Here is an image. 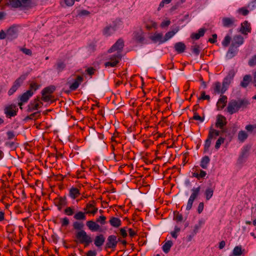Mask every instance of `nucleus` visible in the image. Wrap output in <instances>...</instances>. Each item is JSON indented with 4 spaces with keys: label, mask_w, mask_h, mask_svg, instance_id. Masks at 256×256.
<instances>
[{
    "label": "nucleus",
    "mask_w": 256,
    "mask_h": 256,
    "mask_svg": "<svg viewBox=\"0 0 256 256\" xmlns=\"http://www.w3.org/2000/svg\"><path fill=\"white\" fill-rule=\"evenodd\" d=\"M73 228L76 230L75 233L76 240L77 243L84 244V248L88 247L93 241L90 235L88 234L83 230L84 224L82 222L76 221L73 223Z\"/></svg>",
    "instance_id": "f257e3e1"
},
{
    "label": "nucleus",
    "mask_w": 256,
    "mask_h": 256,
    "mask_svg": "<svg viewBox=\"0 0 256 256\" xmlns=\"http://www.w3.org/2000/svg\"><path fill=\"white\" fill-rule=\"evenodd\" d=\"M248 104V102L244 100H232L228 104L226 111L230 114H232L237 112L240 108L246 107Z\"/></svg>",
    "instance_id": "f03ea898"
},
{
    "label": "nucleus",
    "mask_w": 256,
    "mask_h": 256,
    "mask_svg": "<svg viewBox=\"0 0 256 256\" xmlns=\"http://www.w3.org/2000/svg\"><path fill=\"white\" fill-rule=\"evenodd\" d=\"M13 8H22L28 9L32 8V0H9L6 4Z\"/></svg>",
    "instance_id": "7ed1b4c3"
},
{
    "label": "nucleus",
    "mask_w": 256,
    "mask_h": 256,
    "mask_svg": "<svg viewBox=\"0 0 256 256\" xmlns=\"http://www.w3.org/2000/svg\"><path fill=\"white\" fill-rule=\"evenodd\" d=\"M28 74L21 75L13 83L11 88L8 91V95L10 96L13 94L16 90L22 85L24 81L26 79Z\"/></svg>",
    "instance_id": "20e7f679"
},
{
    "label": "nucleus",
    "mask_w": 256,
    "mask_h": 256,
    "mask_svg": "<svg viewBox=\"0 0 256 256\" xmlns=\"http://www.w3.org/2000/svg\"><path fill=\"white\" fill-rule=\"evenodd\" d=\"M18 110V108L15 104L7 105L4 109V113L8 118H11L12 117L16 116Z\"/></svg>",
    "instance_id": "39448f33"
},
{
    "label": "nucleus",
    "mask_w": 256,
    "mask_h": 256,
    "mask_svg": "<svg viewBox=\"0 0 256 256\" xmlns=\"http://www.w3.org/2000/svg\"><path fill=\"white\" fill-rule=\"evenodd\" d=\"M200 186L196 188H194L192 190V193L188 200L186 207L187 210H190L192 208L194 200L198 198L200 194Z\"/></svg>",
    "instance_id": "423d86ee"
},
{
    "label": "nucleus",
    "mask_w": 256,
    "mask_h": 256,
    "mask_svg": "<svg viewBox=\"0 0 256 256\" xmlns=\"http://www.w3.org/2000/svg\"><path fill=\"white\" fill-rule=\"evenodd\" d=\"M117 246L116 236L110 235L107 238L106 242L104 246V250L107 251L108 249L111 248L112 251H114Z\"/></svg>",
    "instance_id": "0eeeda50"
},
{
    "label": "nucleus",
    "mask_w": 256,
    "mask_h": 256,
    "mask_svg": "<svg viewBox=\"0 0 256 256\" xmlns=\"http://www.w3.org/2000/svg\"><path fill=\"white\" fill-rule=\"evenodd\" d=\"M19 26L13 24L7 30L8 40H13L18 36Z\"/></svg>",
    "instance_id": "6e6552de"
},
{
    "label": "nucleus",
    "mask_w": 256,
    "mask_h": 256,
    "mask_svg": "<svg viewBox=\"0 0 256 256\" xmlns=\"http://www.w3.org/2000/svg\"><path fill=\"white\" fill-rule=\"evenodd\" d=\"M42 105L43 103L40 102L39 98L38 97L33 101L30 102L28 104L26 111L28 112H30L35 110H38L39 108H41Z\"/></svg>",
    "instance_id": "1a4fd4ad"
},
{
    "label": "nucleus",
    "mask_w": 256,
    "mask_h": 256,
    "mask_svg": "<svg viewBox=\"0 0 256 256\" xmlns=\"http://www.w3.org/2000/svg\"><path fill=\"white\" fill-rule=\"evenodd\" d=\"M83 81L84 77L82 76H76L74 82L71 84L69 86L70 90H66L65 92L66 94H69L70 91L76 90Z\"/></svg>",
    "instance_id": "9d476101"
},
{
    "label": "nucleus",
    "mask_w": 256,
    "mask_h": 256,
    "mask_svg": "<svg viewBox=\"0 0 256 256\" xmlns=\"http://www.w3.org/2000/svg\"><path fill=\"white\" fill-rule=\"evenodd\" d=\"M54 202L60 211L62 210V207L65 206L68 204L66 196H59L55 198L54 200Z\"/></svg>",
    "instance_id": "9b49d317"
},
{
    "label": "nucleus",
    "mask_w": 256,
    "mask_h": 256,
    "mask_svg": "<svg viewBox=\"0 0 256 256\" xmlns=\"http://www.w3.org/2000/svg\"><path fill=\"white\" fill-rule=\"evenodd\" d=\"M227 121L226 118L221 114H218L216 116L215 126L220 129L224 130V127L226 126Z\"/></svg>",
    "instance_id": "f8f14e48"
},
{
    "label": "nucleus",
    "mask_w": 256,
    "mask_h": 256,
    "mask_svg": "<svg viewBox=\"0 0 256 256\" xmlns=\"http://www.w3.org/2000/svg\"><path fill=\"white\" fill-rule=\"evenodd\" d=\"M117 29V24L114 22L105 27L103 30V34L106 36H108L114 34Z\"/></svg>",
    "instance_id": "ddd939ff"
},
{
    "label": "nucleus",
    "mask_w": 256,
    "mask_h": 256,
    "mask_svg": "<svg viewBox=\"0 0 256 256\" xmlns=\"http://www.w3.org/2000/svg\"><path fill=\"white\" fill-rule=\"evenodd\" d=\"M124 46V42L122 39L119 38L116 42L110 48L108 52L111 53L116 50H121Z\"/></svg>",
    "instance_id": "4468645a"
},
{
    "label": "nucleus",
    "mask_w": 256,
    "mask_h": 256,
    "mask_svg": "<svg viewBox=\"0 0 256 256\" xmlns=\"http://www.w3.org/2000/svg\"><path fill=\"white\" fill-rule=\"evenodd\" d=\"M105 237L102 234L96 235L94 240V244L98 248H101L105 242Z\"/></svg>",
    "instance_id": "2eb2a0df"
},
{
    "label": "nucleus",
    "mask_w": 256,
    "mask_h": 256,
    "mask_svg": "<svg viewBox=\"0 0 256 256\" xmlns=\"http://www.w3.org/2000/svg\"><path fill=\"white\" fill-rule=\"evenodd\" d=\"M240 32L243 34H247L248 32H251V27L250 24L246 20L241 24Z\"/></svg>",
    "instance_id": "dca6fc26"
},
{
    "label": "nucleus",
    "mask_w": 256,
    "mask_h": 256,
    "mask_svg": "<svg viewBox=\"0 0 256 256\" xmlns=\"http://www.w3.org/2000/svg\"><path fill=\"white\" fill-rule=\"evenodd\" d=\"M86 225L92 232L100 231V225L93 220L87 221Z\"/></svg>",
    "instance_id": "f3484780"
},
{
    "label": "nucleus",
    "mask_w": 256,
    "mask_h": 256,
    "mask_svg": "<svg viewBox=\"0 0 256 256\" xmlns=\"http://www.w3.org/2000/svg\"><path fill=\"white\" fill-rule=\"evenodd\" d=\"M150 39L154 42H159L160 44H162L166 42L164 41V38H163L162 33L155 32L153 36L150 37Z\"/></svg>",
    "instance_id": "a211bd4d"
},
{
    "label": "nucleus",
    "mask_w": 256,
    "mask_h": 256,
    "mask_svg": "<svg viewBox=\"0 0 256 256\" xmlns=\"http://www.w3.org/2000/svg\"><path fill=\"white\" fill-rule=\"evenodd\" d=\"M236 22L234 18L224 17L222 18V26L224 27L230 28L234 25Z\"/></svg>",
    "instance_id": "6ab92c4d"
},
{
    "label": "nucleus",
    "mask_w": 256,
    "mask_h": 256,
    "mask_svg": "<svg viewBox=\"0 0 256 256\" xmlns=\"http://www.w3.org/2000/svg\"><path fill=\"white\" fill-rule=\"evenodd\" d=\"M34 94V92L31 90H28L26 92L20 95L18 98L20 101L26 102Z\"/></svg>",
    "instance_id": "aec40b11"
},
{
    "label": "nucleus",
    "mask_w": 256,
    "mask_h": 256,
    "mask_svg": "<svg viewBox=\"0 0 256 256\" xmlns=\"http://www.w3.org/2000/svg\"><path fill=\"white\" fill-rule=\"evenodd\" d=\"M244 42V38L240 35L236 36L234 38L231 45L238 48Z\"/></svg>",
    "instance_id": "412c9836"
},
{
    "label": "nucleus",
    "mask_w": 256,
    "mask_h": 256,
    "mask_svg": "<svg viewBox=\"0 0 256 256\" xmlns=\"http://www.w3.org/2000/svg\"><path fill=\"white\" fill-rule=\"evenodd\" d=\"M16 141V140L12 141L10 140H7L4 144L5 146L10 148L12 150H16L19 146L18 143Z\"/></svg>",
    "instance_id": "4be33fe9"
},
{
    "label": "nucleus",
    "mask_w": 256,
    "mask_h": 256,
    "mask_svg": "<svg viewBox=\"0 0 256 256\" xmlns=\"http://www.w3.org/2000/svg\"><path fill=\"white\" fill-rule=\"evenodd\" d=\"M238 48L236 46L231 45L227 52L226 57L228 58H232L238 52Z\"/></svg>",
    "instance_id": "5701e85b"
},
{
    "label": "nucleus",
    "mask_w": 256,
    "mask_h": 256,
    "mask_svg": "<svg viewBox=\"0 0 256 256\" xmlns=\"http://www.w3.org/2000/svg\"><path fill=\"white\" fill-rule=\"evenodd\" d=\"M175 50L178 54H181L184 52L186 46L185 44L182 42H178L174 44V46Z\"/></svg>",
    "instance_id": "b1692460"
},
{
    "label": "nucleus",
    "mask_w": 256,
    "mask_h": 256,
    "mask_svg": "<svg viewBox=\"0 0 256 256\" xmlns=\"http://www.w3.org/2000/svg\"><path fill=\"white\" fill-rule=\"evenodd\" d=\"M205 28H201L198 30V32L196 33H192L190 38L194 40H198L200 37L203 36L206 32Z\"/></svg>",
    "instance_id": "393cba45"
},
{
    "label": "nucleus",
    "mask_w": 256,
    "mask_h": 256,
    "mask_svg": "<svg viewBox=\"0 0 256 256\" xmlns=\"http://www.w3.org/2000/svg\"><path fill=\"white\" fill-rule=\"evenodd\" d=\"M80 195L79 189L72 187L69 191V196L72 199H75Z\"/></svg>",
    "instance_id": "a878e982"
},
{
    "label": "nucleus",
    "mask_w": 256,
    "mask_h": 256,
    "mask_svg": "<svg viewBox=\"0 0 256 256\" xmlns=\"http://www.w3.org/2000/svg\"><path fill=\"white\" fill-rule=\"evenodd\" d=\"M109 222L110 225L114 228H118L122 224V222L118 218L112 217L110 218Z\"/></svg>",
    "instance_id": "bb28decb"
},
{
    "label": "nucleus",
    "mask_w": 256,
    "mask_h": 256,
    "mask_svg": "<svg viewBox=\"0 0 256 256\" xmlns=\"http://www.w3.org/2000/svg\"><path fill=\"white\" fill-rule=\"evenodd\" d=\"M227 97L226 96H222L217 102V106L221 110L223 109L226 106Z\"/></svg>",
    "instance_id": "cd10ccee"
},
{
    "label": "nucleus",
    "mask_w": 256,
    "mask_h": 256,
    "mask_svg": "<svg viewBox=\"0 0 256 256\" xmlns=\"http://www.w3.org/2000/svg\"><path fill=\"white\" fill-rule=\"evenodd\" d=\"M56 87L54 86H50L44 88L42 91V95L52 94L55 91Z\"/></svg>",
    "instance_id": "c85d7f7f"
},
{
    "label": "nucleus",
    "mask_w": 256,
    "mask_h": 256,
    "mask_svg": "<svg viewBox=\"0 0 256 256\" xmlns=\"http://www.w3.org/2000/svg\"><path fill=\"white\" fill-rule=\"evenodd\" d=\"M210 162V158L208 156H205L202 157L200 163V166L204 169H206L208 166V164Z\"/></svg>",
    "instance_id": "c756f323"
},
{
    "label": "nucleus",
    "mask_w": 256,
    "mask_h": 256,
    "mask_svg": "<svg viewBox=\"0 0 256 256\" xmlns=\"http://www.w3.org/2000/svg\"><path fill=\"white\" fill-rule=\"evenodd\" d=\"M251 80L252 77L250 74L245 75L243 78L242 80L240 82V86L244 88H246Z\"/></svg>",
    "instance_id": "7c9ffc66"
},
{
    "label": "nucleus",
    "mask_w": 256,
    "mask_h": 256,
    "mask_svg": "<svg viewBox=\"0 0 256 256\" xmlns=\"http://www.w3.org/2000/svg\"><path fill=\"white\" fill-rule=\"evenodd\" d=\"M86 212H82L79 211L76 213L74 216V218L76 220H86Z\"/></svg>",
    "instance_id": "2f4dec72"
},
{
    "label": "nucleus",
    "mask_w": 256,
    "mask_h": 256,
    "mask_svg": "<svg viewBox=\"0 0 256 256\" xmlns=\"http://www.w3.org/2000/svg\"><path fill=\"white\" fill-rule=\"evenodd\" d=\"M134 38L138 43H142L144 41V36L142 32H134Z\"/></svg>",
    "instance_id": "473e14b6"
},
{
    "label": "nucleus",
    "mask_w": 256,
    "mask_h": 256,
    "mask_svg": "<svg viewBox=\"0 0 256 256\" xmlns=\"http://www.w3.org/2000/svg\"><path fill=\"white\" fill-rule=\"evenodd\" d=\"M54 66L58 72H62L66 66V64L61 60H58Z\"/></svg>",
    "instance_id": "72a5a7b5"
},
{
    "label": "nucleus",
    "mask_w": 256,
    "mask_h": 256,
    "mask_svg": "<svg viewBox=\"0 0 256 256\" xmlns=\"http://www.w3.org/2000/svg\"><path fill=\"white\" fill-rule=\"evenodd\" d=\"M179 30L178 27H176V28L173 30L172 31H170L167 32L164 36V41L166 42L170 38H172L178 31Z\"/></svg>",
    "instance_id": "f704fd0d"
},
{
    "label": "nucleus",
    "mask_w": 256,
    "mask_h": 256,
    "mask_svg": "<svg viewBox=\"0 0 256 256\" xmlns=\"http://www.w3.org/2000/svg\"><path fill=\"white\" fill-rule=\"evenodd\" d=\"M242 254V250L241 246H238L234 247L232 253L229 256H240Z\"/></svg>",
    "instance_id": "c9c22d12"
},
{
    "label": "nucleus",
    "mask_w": 256,
    "mask_h": 256,
    "mask_svg": "<svg viewBox=\"0 0 256 256\" xmlns=\"http://www.w3.org/2000/svg\"><path fill=\"white\" fill-rule=\"evenodd\" d=\"M232 80L228 78L227 77H225L222 82V92H224L228 89V86L231 83Z\"/></svg>",
    "instance_id": "e433bc0d"
},
{
    "label": "nucleus",
    "mask_w": 256,
    "mask_h": 256,
    "mask_svg": "<svg viewBox=\"0 0 256 256\" xmlns=\"http://www.w3.org/2000/svg\"><path fill=\"white\" fill-rule=\"evenodd\" d=\"M172 242L171 240H168L162 246V248L163 251L166 253H168L171 247L172 246Z\"/></svg>",
    "instance_id": "4c0bfd02"
},
{
    "label": "nucleus",
    "mask_w": 256,
    "mask_h": 256,
    "mask_svg": "<svg viewBox=\"0 0 256 256\" xmlns=\"http://www.w3.org/2000/svg\"><path fill=\"white\" fill-rule=\"evenodd\" d=\"M248 137V134L244 130H240L238 134V139L241 142H244Z\"/></svg>",
    "instance_id": "58836bf2"
},
{
    "label": "nucleus",
    "mask_w": 256,
    "mask_h": 256,
    "mask_svg": "<svg viewBox=\"0 0 256 256\" xmlns=\"http://www.w3.org/2000/svg\"><path fill=\"white\" fill-rule=\"evenodd\" d=\"M7 136V140H17L16 135L13 130H8L6 133Z\"/></svg>",
    "instance_id": "ea45409f"
},
{
    "label": "nucleus",
    "mask_w": 256,
    "mask_h": 256,
    "mask_svg": "<svg viewBox=\"0 0 256 256\" xmlns=\"http://www.w3.org/2000/svg\"><path fill=\"white\" fill-rule=\"evenodd\" d=\"M214 190L212 188H209L206 189L204 195L206 200H209L213 196Z\"/></svg>",
    "instance_id": "a19ab883"
},
{
    "label": "nucleus",
    "mask_w": 256,
    "mask_h": 256,
    "mask_svg": "<svg viewBox=\"0 0 256 256\" xmlns=\"http://www.w3.org/2000/svg\"><path fill=\"white\" fill-rule=\"evenodd\" d=\"M206 173L205 171L200 170V173L194 172L192 173V176L197 178L198 180L200 178H204L206 176Z\"/></svg>",
    "instance_id": "79ce46f5"
},
{
    "label": "nucleus",
    "mask_w": 256,
    "mask_h": 256,
    "mask_svg": "<svg viewBox=\"0 0 256 256\" xmlns=\"http://www.w3.org/2000/svg\"><path fill=\"white\" fill-rule=\"evenodd\" d=\"M120 62V56H117V60H114V62H107L104 63V66L106 67L110 66V67H115L117 66V64Z\"/></svg>",
    "instance_id": "37998d69"
},
{
    "label": "nucleus",
    "mask_w": 256,
    "mask_h": 256,
    "mask_svg": "<svg viewBox=\"0 0 256 256\" xmlns=\"http://www.w3.org/2000/svg\"><path fill=\"white\" fill-rule=\"evenodd\" d=\"M174 220L176 221L177 222H180L183 220V216L181 214L177 211L174 212Z\"/></svg>",
    "instance_id": "c03bdc74"
},
{
    "label": "nucleus",
    "mask_w": 256,
    "mask_h": 256,
    "mask_svg": "<svg viewBox=\"0 0 256 256\" xmlns=\"http://www.w3.org/2000/svg\"><path fill=\"white\" fill-rule=\"evenodd\" d=\"M64 213L68 216H72L74 214V206L66 207L64 210Z\"/></svg>",
    "instance_id": "a18cd8bd"
},
{
    "label": "nucleus",
    "mask_w": 256,
    "mask_h": 256,
    "mask_svg": "<svg viewBox=\"0 0 256 256\" xmlns=\"http://www.w3.org/2000/svg\"><path fill=\"white\" fill-rule=\"evenodd\" d=\"M54 96L52 95L45 94L44 95H42L41 100L44 102H48L50 100L51 102L52 103L55 102V100H52V98H54Z\"/></svg>",
    "instance_id": "49530a36"
},
{
    "label": "nucleus",
    "mask_w": 256,
    "mask_h": 256,
    "mask_svg": "<svg viewBox=\"0 0 256 256\" xmlns=\"http://www.w3.org/2000/svg\"><path fill=\"white\" fill-rule=\"evenodd\" d=\"M96 202L94 200H92L89 203L87 204L86 208H84V210L86 212H88V210H92L94 206H96Z\"/></svg>",
    "instance_id": "de8ad7c7"
},
{
    "label": "nucleus",
    "mask_w": 256,
    "mask_h": 256,
    "mask_svg": "<svg viewBox=\"0 0 256 256\" xmlns=\"http://www.w3.org/2000/svg\"><path fill=\"white\" fill-rule=\"evenodd\" d=\"M190 50L196 56H198L200 53V47L198 44L192 46L190 48Z\"/></svg>",
    "instance_id": "09e8293b"
},
{
    "label": "nucleus",
    "mask_w": 256,
    "mask_h": 256,
    "mask_svg": "<svg viewBox=\"0 0 256 256\" xmlns=\"http://www.w3.org/2000/svg\"><path fill=\"white\" fill-rule=\"evenodd\" d=\"M210 130L213 131V132L214 133V134L215 135V136H216V137L218 136L221 134L226 132V129H224V130L220 129L221 130L220 131V130L214 129L213 128L212 125L210 126Z\"/></svg>",
    "instance_id": "8fccbe9b"
},
{
    "label": "nucleus",
    "mask_w": 256,
    "mask_h": 256,
    "mask_svg": "<svg viewBox=\"0 0 256 256\" xmlns=\"http://www.w3.org/2000/svg\"><path fill=\"white\" fill-rule=\"evenodd\" d=\"M40 87V84H38L34 82H32L30 84V88L28 90H31L34 92V91H36L37 90H38Z\"/></svg>",
    "instance_id": "3c124183"
},
{
    "label": "nucleus",
    "mask_w": 256,
    "mask_h": 256,
    "mask_svg": "<svg viewBox=\"0 0 256 256\" xmlns=\"http://www.w3.org/2000/svg\"><path fill=\"white\" fill-rule=\"evenodd\" d=\"M224 140L225 138H224L221 136L220 137L216 142L215 144L216 149L218 150L220 148L221 144L224 142Z\"/></svg>",
    "instance_id": "603ef678"
},
{
    "label": "nucleus",
    "mask_w": 256,
    "mask_h": 256,
    "mask_svg": "<svg viewBox=\"0 0 256 256\" xmlns=\"http://www.w3.org/2000/svg\"><path fill=\"white\" fill-rule=\"evenodd\" d=\"M222 86L221 88V84L220 82H216L215 83V87L214 88V91L217 93H221L222 94L224 92H222Z\"/></svg>",
    "instance_id": "864d4df0"
},
{
    "label": "nucleus",
    "mask_w": 256,
    "mask_h": 256,
    "mask_svg": "<svg viewBox=\"0 0 256 256\" xmlns=\"http://www.w3.org/2000/svg\"><path fill=\"white\" fill-rule=\"evenodd\" d=\"M230 36L228 35L226 36L222 42V46L225 47L228 46L230 44Z\"/></svg>",
    "instance_id": "5fc2aeb1"
},
{
    "label": "nucleus",
    "mask_w": 256,
    "mask_h": 256,
    "mask_svg": "<svg viewBox=\"0 0 256 256\" xmlns=\"http://www.w3.org/2000/svg\"><path fill=\"white\" fill-rule=\"evenodd\" d=\"M246 129L249 132H254L256 134V124H248L246 126Z\"/></svg>",
    "instance_id": "6e6d98bb"
},
{
    "label": "nucleus",
    "mask_w": 256,
    "mask_h": 256,
    "mask_svg": "<svg viewBox=\"0 0 256 256\" xmlns=\"http://www.w3.org/2000/svg\"><path fill=\"white\" fill-rule=\"evenodd\" d=\"M203 222L202 220H199L198 224H196L194 226V232H193V236L196 234L202 227V224H203Z\"/></svg>",
    "instance_id": "4d7b16f0"
},
{
    "label": "nucleus",
    "mask_w": 256,
    "mask_h": 256,
    "mask_svg": "<svg viewBox=\"0 0 256 256\" xmlns=\"http://www.w3.org/2000/svg\"><path fill=\"white\" fill-rule=\"evenodd\" d=\"M211 140L207 138V139L205 140V143L204 145V152H208L209 150V148L211 144Z\"/></svg>",
    "instance_id": "13d9d810"
},
{
    "label": "nucleus",
    "mask_w": 256,
    "mask_h": 256,
    "mask_svg": "<svg viewBox=\"0 0 256 256\" xmlns=\"http://www.w3.org/2000/svg\"><path fill=\"white\" fill-rule=\"evenodd\" d=\"M117 56H120V60L122 58V54L120 53V52H118L116 54H114L110 56V61L111 62H114V60H117Z\"/></svg>",
    "instance_id": "bf43d9fd"
},
{
    "label": "nucleus",
    "mask_w": 256,
    "mask_h": 256,
    "mask_svg": "<svg viewBox=\"0 0 256 256\" xmlns=\"http://www.w3.org/2000/svg\"><path fill=\"white\" fill-rule=\"evenodd\" d=\"M96 70L93 67L88 68L86 70V73L90 76H92L96 72Z\"/></svg>",
    "instance_id": "052dcab7"
},
{
    "label": "nucleus",
    "mask_w": 256,
    "mask_h": 256,
    "mask_svg": "<svg viewBox=\"0 0 256 256\" xmlns=\"http://www.w3.org/2000/svg\"><path fill=\"white\" fill-rule=\"evenodd\" d=\"M62 226H67L70 224V220L66 217L60 219Z\"/></svg>",
    "instance_id": "680f3d73"
},
{
    "label": "nucleus",
    "mask_w": 256,
    "mask_h": 256,
    "mask_svg": "<svg viewBox=\"0 0 256 256\" xmlns=\"http://www.w3.org/2000/svg\"><path fill=\"white\" fill-rule=\"evenodd\" d=\"M204 116L202 117L198 115V114L197 113V112H195L194 114V116L192 118V119L194 120H198L201 122H202L204 120Z\"/></svg>",
    "instance_id": "e2e57ef3"
},
{
    "label": "nucleus",
    "mask_w": 256,
    "mask_h": 256,
    "mask_svg": "<svg viewBox=\"0 0 256 256\" xmlns=\"http://www.w3.org/2000/svg\"><path fill=\"white\" fill-rule=\"evenodd\" d=\"M210 100V96L209 95H206L204 91H202L201 92L200 97L198 98V100Z\"/></svg>",
    "instance_id": "0e129e2a"
},
{
    "label": "nucleus",
    "mask_w": 256,
    "mask_h": 256,
    "mask_svg": "<svg viewBox=\"0 0 256 256\" xmlns=\"http://www.w3.org/2000/svg\"><path fill=\"white\" fill-rule=\"evenodd\" d=\"M236 71L234 70V69H232L230 70H229L228 75L226 76L228 78L230 79L231 80H232L235 74H236Z\"/></svg>",
    "instance_id": "69168bd1"
},
{
    "label": "nucleus",
    "mask_w": 256,
    "mask_h": 256,
    "mask_svg": "<svg viewBox=\"0 0 256 256\" xmlns=\"http://www.w3.org/2000/svg\"><path fill=\"white\" fill-rule=\"evenodd\" d=\"M32 120H36L40 116V112L38 111L30 114Z\"/></svg>",
    "instance_id": "338daca9"
},
{
    "label": "nucleus",
    "mask_w": 256,
    "mask_h": 256,
    "mask_svg": "<svg viewBox=\"0 0 256 256\" xmlns=\"http://www.w3.org/2000/svg\"><path fill=\"white\" fill-rule=\"evenodd\" d=\"M248 64L250 66L256 65V54L254 55L248 61Z\"/></svg>",
    "instance_id": "774afa93"
}]
</instances>
